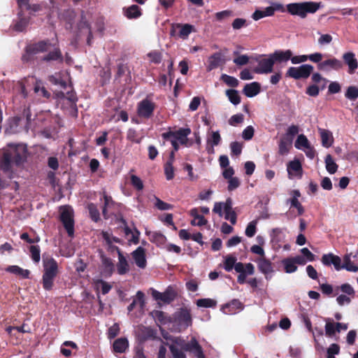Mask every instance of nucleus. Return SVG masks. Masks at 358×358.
Here are the masks:
<instances>
[{
  "instance_id": "61",
  "label": "nucleus",
  "mask_w": 358,
  "mask_h": 358,
  "mask_svg": "<svg viewBox=\"0 0 358 358\" xmlns=\"http://www.w3.org/2000/svg\"><path fill=\"white\" fill-rule=\"evenodd\" d=\"M340 352V347L338 344L333 343L327 348V358H335L336 355Z\"/></svg>"
},
{
  "instance_id": "51",
  "label": "nucleus",
  "mask_w": 358,
  "mask_h": 358,
  "mask_svg": "<svg viewBox=\"0 0 358 358\" xmlns=\"http://www.w3.org/2000/svg\"><path fill=\"white\" fill-rule=\"evenodd\" d=\"M169 349L173 356V358H186V355L185 353V350L182 349H179L177 346L171 344L169 345Z\"/></svg>"
},
{
  "instance_id": "29",
  "label": "nucleus",
  "mask_w": 358,
  "mask_h": 358,
  "mask_svg": "<svg viewBox=\"0 0 358 358\" xmlns=\"http://www.w3.org/2000/svg\"><path fill=\"white\" fill-rule=\"evenodd\" d=\"M261 86L257 82L246 84L243 90V94L247 97H254L260 92Z\"/></svg>"
},
{
  "instance_id": "3",
  "label": "nucleus",
  "mask_w": 358,
  "mask_h": 358,
  "mask_svg": "<svg viewBox=\"0 0 358 358\" xmlns=\"http://www.w3.org/2000/svg\"><path fill=\"white\" fill-rule=\"evenodd\" d=\"M191 134L189 128H180L176 131H170L162 134V138L171 142L175 151L179 149V144L189 146L187 136Z\"/></svg>"
},
{
  "instance_id": "21",
  "label": "nucleus",
  "mask_w": 358,
  "mask_h": 358,
  "mask_svg": "<svg viewBox=\"0 0 358 358\" xmlns=\"http://www.w3.org/2000/svg\"><path fill=\"white\" fill-rule=\"evenodd\" d=\"M292 198L287 200V203H290L291 208H296L298 212V215H301L304 213V208L301 203L299 201V198L301 196V193L297 189H294L290 192Z\"/></svg>"
},
{
  "instance_id": "35",
  "label": "nucleus",
  "mask_w": 358,
  "mask_h": 358,
  "mask_svg": "<svg viewBox=\"0 0 358 358\" xmlns=\"http://www.w3.org/2000/svg\"><path fill=\"white\" fill-rule=\"evenodd\" d=\"M234 269L237 273H247L248 275H253L255 273V266L251 263L243 264L241 262L236 263Z\"/></svg>"
},
{
  "instance_id": "4",
  "label": "nucleus",
  "mask_w": 358,
  "mask_h": 358,
  "mask_svg": "<svg viewBox=\"0 0 358 358\" xmlns=\"http://www.w3.org/2000/svg\"><path fill=\"white\" fill-rule=\"evenodd\" d=\"M44 273L43 275V287L45 290H50L53 286L58 266L57 262L52 257L43 259Z\"/></svg>"
},
{
  "instance_id": "26",
  "label": "nucleus",
  "mask_w": 358,
  "mask_h": 358,
  "mask_svg": "<svg viewBox=\"0 0 358 358\" xmlns=\"http://www.w3.org/2000/svg\"><path fill=\"white\" fill-rule=\"evenodd\" d=\"M78 30H79V34L81 35H86L87 36V43L89 45L92 44V31L91 27H90L87 22L82 17L81 21L78 24Z\"/></svg>"
},
{
  "instance_id": "44",
  "label": "nucleus",
  "mask_w": 358,
  "mask_h": 358,
  "mask_svg": "<svg viewBox=\"0 0 358 358\" xmlns=\"http://www.w3.org/2000/svg\"><path fill=\"white\" fill-rule=\"evenodd\" d=\"M95 288L96 290L101 289L103 294H106L110 291L112 286L103 280H97L95 282Z\"/></svg>"
},
{
  "instance_id": "30",
  "label": "nucleus",
  "mask_w": 358,
  "mask_h": 358,
  "mask_svg": "<svg viewBox=\"0 0 358 358\" xmlns=\"http://www.w3.org/2000/svg\"><path fill=\"white\" fill-rule=\"evenodd\" d=\"M287 172L291 178L292 176L301 177L302 176V166L299 160H294L289 162L287 164Z\"/></svg>"
},
{
  "instance_id": "6",
  "label": "nucleus",
  "mask_w": 358,
  "mask_h": 358,
  "mask_svg": "<svg viewBox=\"0 0 358 358\" xmlns=\"http://www.w3.org/2000/svg\"><path fill=\"white\" fill-rule=\"evenodd\" d=\"M313 69V66L310 64H302L297 67L291 66L287 69L286 76L295 80L308 78Z\"/></svg>"
},
{
  "instance_id": "45",
  "label": "nucleus",
  "mask_w": 358,
  "mask_h": 358,
  "mask_svg": "<svg viewBox=\"0 0 358 358\" xmlns=\"http://www.w3.org/2000/svg\"><path fill=\"white\" fill-rule=\"evenodd\" d=\"M49 80L51 83L58 85L63 89H66L67 87L66 81L62 78L60 73H56L55 75L50 76Z\"/></svg>"
},
{
  "instance_id": "34",
  "label": "nucleus",
  "mask_w": 358,
  "mask_h": 358,
  "mask_svg": "<svg viewBox=\"0 0 358 358\" xmlns=\"http://www.w3.org/2000/svg\"><path fill=\"white\" fill-rule=\"evenodd\" d=\"M147 234L149 236L150 241L158 246H163L166 245V238L161 232L153 231L147 233Z\"/></svg>"
},
{
  "instance_id": "42",
  "label": "nucleus",
  "mask_w": 358,
  "mask_h": 358,
  "mask_svg": "<svg viewBox=\"0 0 358 358\" xmlns=\"http://www.w3.org/2000/svg\"><path fill=\"white\" fill-rule=\"evenodd\" d=\"M128 348V341L126 338H118L113 343V350L116 352L122 353Z\"/></svg>"
},
{
  "instance_id": "9",
  "label": "nucleus",
  "mask_w": 358,
  "mask_h": 358,
  "mask_svg": "<svg viewBox=\"0 0 358 358\" xmlns=\"http://www.w3.org/2000/svg\"><path fill=\"white\" fill-rule=\"evenodd\" d=\"M194 31V27L189 24H182L180 23H173L171 24L170 35L178 36L182 39H187L189 35Z\"/></svg>"
},
{
  "instance_id": "32",
  "label": "nucleus",
  "mask_w": 358,
  "mask_h": 358,
  "mask_svg": "<svg viewBox=\"0 0 358 358\" xmlns=\"http://www.w3.org/2000/svg\"><path fill=\"white\" fill-rule=\"evenodd\" d=\"M189 215L194 217L191 221V224L193 226H203L207 223V220L203 215L199 214V210L194 208L189 210Z\"/></svg>"
},
{
  "instance_id": "62",
  "label": "nucleus",
  "mask_w": 358,
  "mask_h": 358,
  "mask_svg": "<svg viewBox=\"0 0 358 358\" xmlns=\"http://www.w3.org/2000/svg\"><path fill=\"white\" fill-rule=\"evenodd\" d=\"M340 289L342 292L345 293V295L350 296L352 298L355 297V292L354 288L348 283L343 284L340 286Z\"/></svg>"
},
{
  "instance_id": "48",
  "label": "nucleus",
  "mask_w": 358,
  "mask_h": 358,
  "mask_svg": "<svg viewBox=\"0 0 358 358\" xmlns=\"http://www.w3.org/2000/svg\"><path fill=\"white\" fill-rule=\"evenodd\" d=\"M257 220H252L248 223L245 230L246 236L251 238L253 237L257 232Z\"/></svg>"
},
{
  "instance_id": "57",
  "label": "nucleus",
  "mask_w": 358,
  "mask_h": 358,
  "mask_svg": "<svg viewBox=\"0 0 358 358\" xmlns=\"http://www.w3.org/2000/svg\"><path fill=\"white\" fill-rule=\"evenodd\" d=\"M236 258L233 256H227L224 262V268L227 271H231L234 268Z\"/></svg>"
},
{
  "instance_id": "39",
  "label": "nucleus",
  "mask_w": 358,
  "mask_h": 358,
  "mask_svg": "<svg viewBox=\"0 0 358 358\" xmlns=\"http://www.w3.org/2000/svg\"><path fill=\"white\" fill-rule=\"evenodd\" d=\"M104 199V206L102 210L103 215L106 219L108 217V214L112 213V208H113L115 203L113 201L112 198L106 194L103 195Z\"/></svg>"
},
{
  "instance_id": "2",
  "label": "nucleus",
  "mask_w": 358,
  "mask_h": 358,
  "mask_svg": "<svg viewBox=\"0 0 358 358\" xmlns=\"http://www.w3.org/2000/svg\"><path fill=\"white\" fill-rule=\"evenodd\" d=\"M322 7L321 2L303 1L291 3L286 6L287 11L292 15L306 18L308 14L315 13Z\"/></svg>"
},
{
  "instance_id": "64",
  "label": "nucleus",
  "mask_w": 358,
  "mask_h": 358,
  "mask_svg": "<svg viewBox=\"0 0 358 358\" xmlns=\"http://www.w3.org/2000/svg\"><path fill=\"white\" fill-rule=\"evenodd\" d=\"M88 210L90 215L91 218L97 222L99 220V212L96 208V206L93 203H90L88 205Z\"/></svg>"
},
{
  "instance_id": "36",
  "label": "nucleus",
  "mask_w": 358,
  "mask_h": 358,
  "mask_svg": "<svg viewBox=\"0 0 358 358\" xmlns=\"http://www.w3.org/2000/svg\"><path fill=\"white\" fill-rule=\"evenodd\" d=\"M352 253L347 254L343 257V264H341V270L345 269L350 272L358 271V266L355 265L351 261Z\"/></svg>"
},
{
  "instance_id": "25",
  "label": "nucleus",
  "mask_w": 358,
  "mask_h": 358,
  "mask_svg": "<svg viewBox=\"0 0 358 358\" xmlns=\"http://www.w3.org/2000/svg\"><path fill=\"white\" fill-rule=\"evenodd\" d=\"M222 310L224 314L233 315L242 310V303L238 300L234 299L230 303L224 305Z\"/></svg>"
},
{
  "instance_id": "13",
  "label": "nucleus",
  "mask_w": 358,
  "mask_h": 358,
  "mask_svg": "<svg viewBox=\"0 0 358 358\" xmlns=\"http://www.w3.org/2000/svg\"><path fill=\"white\" fill-rule=\"evenodd\" d=\"M50 44L45 42L41 41L38 43H36L31 46H29L26 49V52L22 55V59L24 62H28L31 59V57L33 55L36 54L38 52L47 51L49 50Z\"/></svg>"
},
{
  "instance_id": "50",
  "label": "nucleus",
  "mask_w": 358,
  "mask_h": 358,
  "mask_svg": "<svg viewBox=\"0 0 358 358\" xmlns=\"http://www.w3.org/2000/svg\"><path fill=\"white\" fill-rule=\"evenodd\" d=\"M216 304V301L211 299H200L196 301V305L199 307L213 308Z\"/></svg>"
},
{
  "instance_id": "19",
  "label": "nucleus",
  "mask_w": 358,
  "mask_h": 358,
  "mask_svg": "<svg viewBox=\"0 0 358 358\" xmlns=\"http://www.w3.org/2000/svg\"><path fill=\"white\" fill-rule=\"evenodd\" d=\"M131 255L138 267L140 268H145L146 267L145 250L143 248L139 246L136 250L132 252Z\"/></svg>"
},
{
  "instance_id": "49",
  "label": "nucleus",
  "mask_w": 358,
  "mask_h": 358,
  "mask_svg": "<svg viewBox=\"0 0 358 358\" xmlns=\"http://www.w3.org/2000/svg\"><path fill=\"white\" fill-rule=\"evenodd\" d=\"M325 321V334L329 337H332L335 335L336 332H337L336 323L334 324L333 322H331L329 319H326Z\"/></svg>"
},
{
  "instance_id": "56",
  "label": "nucleus",
  "mask_w": 358,
  "mask_h": 358,
  "mask_svg": "<svg viewBox=\"0 0 358 358\" xmlns=\"http://www.w3.org/2000/svg\"><path fill=\"white\" fill-rule=\"evenodd\" d=\"M164 172L167 180H171L174 177V169L172 160H169L164 165Z\"/></svg>"
},
{
  "instance_id": "11",
  "label": "nucleus",
  "mask_w": 358,
  "mask_h": 358,
  "mask_svg": "<svg viewBox=\"0 0 358 358\" xmlns=\"http://www.w3.org/2000/svg\"><path fill=\"white\" fill-rule=\"evenodd\" d=\"M317 69L324 72L339 71L343 68V63L336 57H330L317 64Z\"/></svg>"
},
{
  "instance_id": "10",
  "label": "nucleus",
  "mask_w": 358,
  "mask_h": 358,
  "mask_svg": "<svg viewBox=\"0 0 358 358\" xmlns=\"http://www.w3.org/2000/svg\"><path fill=\"white\" fill-rule=\"evenodd\" d=\"M294 146L296 149L303 151L306 155L310 159H313L315 157V150L311 146L308 139L304 134H299L297 136L294 143Z\"/></svg>"
},
{
  "instance_id": "41",
  "label": "nucleus",
  "mask_w": 358,
  "mask_h": 358,
  "mask_svg": "<svg viewBox=\"0 0 358 358\" xmlns=\"http://www.w3.org/2000/svg\"><path fill=\"white\" fill-rule=\"evenodd\" d=\"M324 162H325L326 169L330 174H334L337 171L338 165L334 162V160L331 155H327L325 157Z\"/></svg>"
},
{
  "instance_id": "15",
  "label": "nucleus",
  "mask_w": 358,
  "mask_h": 358,
  "mask_svg": "<svg viewBox=\"0 0 358 358\" xmlns=\"http://www.w3.org/2000/svg\"><path fill=\"white\" fill-rule=\"evenodd\" d=\"M184 350L192 353L196 358H206L201 346L194 337L184 345Z\"/></svg>"
},
{
  "instance_id": "1",
  "label": "nucleus",
  "mask_w": 358,
  "mask_h": 358,
  "mask_svg": "<svg viewBox=\"0 0 358 358\" xmlns=\"http://www.w3.org/2000/svg\"><path fill=\"white\" fill-rule=\"evenodd\" d=\"M27 156L28 150L25 144H8L0 159V171L8 178H15L17 176V168L23 166Z\"/></svg>"
},
{
  "instance_id": "16",
  "label": "nucleus",
  "mask_w": 358,
  "mask_h": 358,
  "mask_svg": "<svg viewBox=\"0 0 358 358\" xmlns=\"http://www.w3.org/2000/svg\"><path fill=\"white\" fill-rule=\"evenodd\" d=\"M175 321L180 328L186 329L192 324V317L187 309L182 308L175 314Z\"/></svg>"
},
{
  "instance_id": "31",
  "label": "nucleus",
  "mask_w": 358,
  "mask_h": 358,
  "mask_svg": "<svg viewBox=\"0 0 358 358\" xmlns=\"http://www.w3.org/2000/svg\"><path fill=\"white\" fill-rule=\"evenodd\" d=\"M292 138H289V136L282 137L278 144L279 153L281 155H287L292 148Z\"/></svg>"
},
{
  "instance_id": "59",
  "label": "nucleus",
  "mask_w": 358,
  "mask_h": 358,
  "mask_svg": "<svg viewBox=\"0 0 358 358\" xmlns=\"http://www.w3.org/2000/svg\"><path fill=\"white\" fill-rule=\"evenodd\" d=\"M147 57L149 58L150 62L154 64H159L162 59V54L156 50L149 52Z\"/></svg>"
},
{
  "instance_id": "8",
  "label": "nucleus",
  "mask_w": 358,
  "mask_h": 358,
  "mask_svg": "<svg viewBox=\"0 0 358 358\" xmlns=\"http://www.w3.org/2000/svg\"><path fill=\"white\" fill-rule=\"evenodd\" d=\"M275 11L284 12L283 5L278 2H271V6L265 8L264 10L257 9L253 13L252 17L254 20L257 21L265 17L273 16Z\"/></svg>"
},
{
  "instance_id": "60",
  "label": "nucleus",
  "mask_w": 358,
  "mask_h": 358,
  "mask_svg": "<svg viewBox=\"0 0 358 358\" xmlns=\"http://www.w3.org/2000/svg\"><path fill=\"white\" fill-rule=\"evenodd\" d=\"M62 58V54L59 49L55 48L52 52H50L47 56L43 57V60L49 62V61H55Z\"/></svg>"
},
{
  "instance_id": "22",
  "label": "nucleus",
  "mask_w": 358,
  "mask_h": 358,
  "mask_svg": "<svg viewBox=\"0 0 358 358\" xmlns=\"http://www.w3.org/2000/svg\"><path fill=\"white\" fill-rule=\"evenodd\" d=\"M343 59L348 66V73L352 74L358 67V62L355 57V53L348 52L343 54Z\"/></svg>"
},
{
  "instance_id": "55",
  "label": "nucleus",
  "mask_w": 358,
  "mask_h": 358,
  "mask_svg": "<svg viewBox=\"0 0 358 358\" xmlns=\"http://www.w3.org/2000/svg\"><path fill=\"white\" fill-rule=\"evenodd\" d=\"M131 185L137 190L141 191L143 189L144 185L142 180L136 175L130 176Z\"/></svg>"
},
{
  "instance_id": "20",
  "label": "nucleus",
  "mask_w": 358,
  "mask_h": 358,
  "mask_svg": "<svg viewBox=\"0 0 358 358\" xmlns=\"http://www.w3.org/2000/svg\"><path fill=\"white\" fill-rule=\"evenodd\" d=\"M33 14H29L27 12H17V18L16 24L14 26V28L17 31H22L27 27L31 16Z\"/></svg>"
},
{
  "instance_id": "63",
  "label": "nucleus",
  "mask_w": 358,
  "mask_h": 358,
  "mask_svg": "<svg viewBox=\"0 0 358 358\" xmlns=\"http://www.w3.org/2000/svg\"><path fill=\"white\" fill-rule=\"evenodd\" d=\"M222 80L230 87H237L238 85V80L233 77L226 74L222 76Z\"/></svg>"
},
{
  "instance_id": "43",
  "label": "nucleus",
  "mask_w": 358,
  "mask_h": 358,
  "mask_svg": "<svg viewBox=\"0 0 358 358\" xmlns=\"http://www.w3.org/2000/svg\"><path fill=\"white\" fill-rule=\"evenodd\" d=\"M282 264L284 266L285 271L287 273H292L297 270V266L295 265L292 257L282 259Z\"/></svg>"
},
{
  "instance_id": "12",
  "label": "nucleus",
  "mask_w": 358,
  "mask_h": 358,
  "mask_svg": "<svg viewBox=\"0 0 358 358\" xmlns=\"http://www.w3.org/2000/svg\"><path fill=\"white\" fill-rule=\"evenodd\" d=\"M155 108V103L148 99H143L138 104V115L141 117L150 118L152 115Z\"/></svg>"
},
{
  "instance_id": "37",
  "label": "nucleus",
  "mask_w": 358,
  "mask_h": 358,
  "mask_svg": "<svg viewBox=\"0 0 358 358\" xmlns=\"http://www.w3.org/2000/svg\"><path fill=\"white\" fill-rule=\"evenodd\" d=\"M118 253L117 273L120 275H124L129 270V264L126 258L120 252Z\"/></svg>"
},
{
  "instance_id": "5",
  "label": "nucleus",
  "mask_w": 358,
  "mask_h": 358,
  "mask_svg": "<svg viewBox=\"0 0 358 358\" xmlns=\"http://www.w3.org/2000/svg\"><path fill=\"white\" fill-rule=\"evenodd\" d=\"M60 221L62 222L66 232L69 236L74 234V220L73 209L69 206H61L59 208Z\"/></svg>"
},
{
  "instance_id": "53",
  "label": "nucleus",
  "mask_w": 358,
  "mask_h": 358,
  "mask_svg": "<svg viewBox=\"0 0 358 358\" xmlns=\"http://www.w3.org/2000/svg\"><path fill=\"white\" fill-rule=\"evenodd\" d=\"M136 298V300H134L132 303L128 306L127 309L129 312L134 310L137 301L140 303L141 308L144 306V294L141 291L137 292Z\"/></svg>"
},
{
  "instance_id": "40",
  "label": "nucleus",
  "mask_w": 358,
  "mask_h": 358,
  "mask_svg": "<svg viewBox=\"0 0 358 358\" xmlns=\"http://www.w3.org/2000/svg\"><path fill=\"white\" fill-rule=\"evenodd\" d=\"M124 15L129 19L137 18L141 16V9L137 5H132L124 9Z\"/></svg>"
},
{
  "instance_id": "52",
  "label": "nucleus",
  "mask_w": 358,
  "mask_h": 358,
  "mask_svg": "<svg viewBox=\"0 0 358 358\" xmlns=\"http://www.w3.org/2000/svg\"><path fill=\"white\" fill-rule=\"evenodd\" d=\"M345 96L349 100H355L358 98V87L356 86L348 87L345 92Z\"/></svg>"
},
{
  "instance_id": "46",
  "label": "nucleus",
  "mask_w": 358,
  "mask_h": 358,
  "mask_svg": "<svg viewBox=\"0 0 358 358\" xmlns=\"http://www.w3.org/2000/svg\"><path fill=\"white\" fill-rule=\"evenodd\" d=\"M226 95L229 100L234 105H238L241 102V97L237 90H227L226 91Z\"/></svg>"
},
{
  "instance_id": "23",
  "label": "nucleus",
  "mask_w": 358,
  "mask_h": 358,
  "mask_svg": "<svg viewBox=\"0 0 358 358\" xmlns=\"http://www.w3.org/2000/svg\"><path fill=\"white\" fill-rule=\"evenodd\" d=\"M274 64L275 62L282 63V62H287L291 58V56L292 55V51L291 50H275L273 53L270 54Z\"/></svg>"
},
{
  "instance_id": "18",
  "label": "nucleus",
  "mask_w": 358,
  "mask_h": 358,
  "mask_svg": "<svg viewBox=\"0 0 358 358\" xmlns=\"http://www.w3.org/2000/svg\"><path fill=\"white\" fill-rule=\"evenodd\" d=\"M321 262L326 266L333 265L336 271L341 270V259L331 252L323 255Z\"/></svg>"
},
{
  "instance_id": "27",
  "label": "nucleus",
  "mask_w": 358,
  "mask_h": 358,
  "mask_svg": "<svg viewBox=\"0 0 358 358\" xmlns=\"http://www.w3.org/2000/svg\"><path fill=\"white\" fill-rule=\"evenodd\" d=\"M319 134L320 135L322 145L324 148H329L334 143V137L332 133L325 129L319 128Z\"/></svg>"
},
{
  "instance_id": "47",
  "label": "nucleus",
  "mask_w": 358,
  "mask_h": 358,
  "mask_svg": "<svg viewBox=\"0 0 358 358\" xmlns=\"http://www.w3.org/2000/svg\"><path fill=\"white\" fill-rule=\"evenodd\" d=\"M57 96L62 99L66 100L71 103H75L77 101V97L73 91H67L65 94L63 92L58 93Z\"/></svg>"
},
{
  "instance_id": "24",
  "label": "nucleus",
  "mask_w": 358,
  "mask_h": 358,
  "mask_svg": "<svg viewBox=\"0 0 358 358\" xmlns=\"http://www.w3.org/2000/svg\"><path fill=\"white\" fill-rule=\"evenodd\" d=\"M17 5L18 11L27 12L29 14H34L41 10L39 5H31L29 3V0H17Z\"/></svg>"
},
{
  "instance_id": "7",
  "label": "nucleus",
  "mask_w": 358,
  "mask_h": 358,
  "mask_svg": "<svg viewBox=\"0 0 358 358\" xmlns=\"http://www.w3.org/2000/svg\"><path fill=\"white\" fill-rule=\"evenodd\" d=\"M257 66L254 68L255 73L268 74L273 71L274 62L271 55L260 56L257 59Z\"/></svg>"
},
{
  "instance_id": "14",
  "label": "nucleus",
  "mask_w": 358,
  "mask_h": 358,
  "mask_svg": "<svg viewBox=\"0 0 358 358\" xmlns=\"http://www.w3.org/2000/svg\"><path fill=\"white\" fill-rule=\"evenodd\" d=\"M152 297L157 301L169 303L174 300L176 294L173 289L171 287H169L164 292H160L157 290L152 289Z\"/></svg>"
},
{
  "instance_id": "38",
  "label": "nucleus",
  "mask_w": 358,
  "mask_h": 358,
  "mask_svg": "<svg viewBox=\"0 0 358 358\" xmlns=\"http://www.w3.org/2000/svg\"><path fill=\"white\" fill-rule=\"evenodd\" d=\"M151 315L160 324H166L171 321V318L161 310H153L151 312Z\"/></svg>"
},
{
  "instance_id": "33",
  "label": "nucleus",
  "mask_w": 358,
  "mask_h": 358,
  "mask_svg": "<svg viewBox=\"0 0 358 358\" xmlns=\"http://www.w3.org/2000/svg\"><path fill=\"white\" fill-rule=\"evenodd\" d=\"M5 270L8 273H13L23 279H27L29 278L30 271L29 270L24 269L16 265L9 266Z\"/></svg>"
},
{
  "instance_id": "58",
  "label": "nucleus",
  "mask_w": 358,
  "mask_h": 358,
  "mask_svg": "<svg viewBox=\"0 0 358 358\" xmlns=\"http://www.w3.org/2000/svg\"><path fill=\"white\" fill-rule=\"evenodd\" d=\"M124 231L126 235L129 236L131 235V238L129 239L130 242L134 243V244H137L138 243V238H139V231L135 229L134 231H132L131 229H129L128 227H126L124 229Z\"/></svg>"
},
{
  "instance_id": "28",
  "label": "nucleus",
  "mask_w": 358,
  "mask_h": 358,
  "mask_svg": "<svg viewBox=\"0 0 358 358\" xmlns=\"http://www.w3.org/2000/svg\"><path fill=\"white\" fill-rule=\"evenodd\" d=\"M259 270L264 274L268 275L273 272L272 263L270 260L264 257H260L257 260Z\"/></svg>"
},
{
  "instance_id": "54",
  "label": "nucleus",
  "mask_w": 358,
  "mask_h": 358,
  "mask_svg": "<svg viewBox=\"0 0 358 358\" xmlns=\"http://www.w3.org/2000/svg\"><path fill=\"white\" fill-rule=\"evenodd\" d=\"M31 257L32 260L38 263L41 259V250L38 245H31L29 248Z\"/></svg>"
},
{
  "instance_id": "17",
  "label": "nucleus",
  "mask_w": 358,
  "mask_h": 358,
  "mask_svg": "<svg viewBox=\"0 0 358 358\" xmlns=\"http://www.w3.org/2000/svg\"><path fill=\"white\" fill-rule=\"evenodd\" d=\"M224 64V59L223 55L220 52H215L208 58L206 70L208 72L211 71Z\"/></svg>"
}]
</instances>
